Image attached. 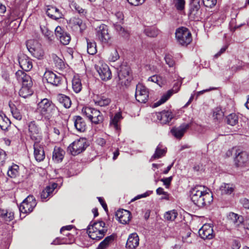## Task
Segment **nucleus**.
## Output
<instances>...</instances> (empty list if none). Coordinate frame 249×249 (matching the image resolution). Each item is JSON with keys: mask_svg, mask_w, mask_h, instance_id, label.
Instances as JSON below:
<instances>
[{"mask_svg": "<svg viewBox=\"0 0 249 249\" xmlns=\"http://www.w3.org/2000/svg\"><path fill=\"white\" fill-rule=\"evenodd\" d=\"M190 193L192 201L199 207L209 204L213 201V195L210 189L205 186L197 185L191 189Z\"/></svg>", "mask_w": 249, "mask_h": 249, "instance_id": "nucleus-1", "label": "nucleus"}, {"mask_svg": "<svg viewBox=\"0 0 249 249\" xmlns=\"http://www.w3.org/2000/svg\"><path fill=\"white\" fill-rule=\"evenodd\" d=\"M57 107L50 100L44 98L37 104L36 112L45 119L49 120L56 112Z\"/></svg>", "mask_w": 249, "mask_h": 249, "instance_id": "nucleus-2", "label": "nucleus"}, {"mask_svg": "<svg viewBox=\"0 0 249 249\" xmlns=\"http://www.w3.org/2000/svg\"><path fill=\"white\" fill-rule=\"evenodd\" d=\"M83 114L94 124H99L103 122L104 117L101 112L94 108L85 107L82 110Z\"/></svg>", "mask_w": 249, "mask_h": 249, "instance_id": "nucleus-3", "label": "nucleus"}, {"mask_svg": "<svg viewBox=\"0 0 249 249\" xmlns=\"http://www.w3.org/2000/svg\"><path fill=\"white\" fill-rule=\"evenodd\" d=\"M176 37L178 42L182 46H187L192 40L191 32L187 28L183 27L176 30Z\"/></svg>", "mask_w": 249, "mask_h": 249, "instance_id": "nucleus-4", "label": "nucleus"}, {"mask_svg": "<svg viewBox=\"0 0 249 249\" xmlns=\"http://www.w3.org/2000/svg\"><path fill=\"white\" fill-rule=\"evenodd\" d=\"M88 146L87 139L82 138L74 141L69 145L68 149L71 155L75 156L85 151Z\"/></svg>", "mask_w": 249, "mask_h": 249, "instance_id": "nucleus-5", "label": "nucleus"}, {"mask_svg": "<svg viewBox=\"0 0 249 249\" xmlns=\"http://www.w3.org/2000/svg\"><path fill=\"white\" fill-rule=\"evenodd\" d=\"M95 35L97 38L102 44H107L111 38L107 25L101 24L95 28Z\"/></svg>", "mask_w": 249, "mask_h": 249, "instance_id": "nucleus-6", "label": "nucleus"}, {"mask_svg": "<svg viewBox=\"0 0 249 249\" xmlns=\"http://www.w3.org/2000/svg\"><path fill=\"white\" fill-rule=\"evenodd\" d=\"M36 205L35 198L33 196H29L21 203L19 210L21 213H29L33 211Z\"/></svg>", "mask_w": 249, "mask_h": 249, "instance_id": "nucleus-7", "label": "nucleus"}, {"mask_svg": "<svg viewBox=\"0 0 249 249\" xmlns=\"http://www.w3.org/2000/svg\"><path fill=\"white\" fill-rule=\"evenodd\" d=\"M118 77L122 85L128 86L132 80V77L130 75V68L126 65H121L118 72Z\"/></svg>", "mask_w": 249, "mask_h": 249, "instance_id": "nucleus-8", "label": "nucleus"}, {"mask_svg": "<svg viewBox=\"0 0 249 249\" xmlns=\"http://www.w3.org/2000/svg\"><path fill=\"white\" fill-rule=\"evenodd\" d=\"M95 68L103 80L106 81L111 79V71L108 66L102 61H99L96 64Z\"/></svg>", "mask_w": 249, "mask_h": 249, "instance_id": "nucleus-9", "label": "nucleus"}, {"mask_svg": "<svg viewBox=\"0 0 249 249\" xmlns=\"http://www.w3.org/2000/svg\"><path fill=\"white\" fill-rule=\"evenodd\" d=\"M28 130L30 136L35 142H40L41 140V130L39 125L35 121L28 124Z\"/></svg>", "mask_w": 249, "mask_h": 249, "instance_id": "nucleus-10", "label": "nucleus"}, {"mask_svg": "<svg viewBox=\"0 0 249 249\" xmlns=\"http://www.w3.org/2000/svg\"><path fill=\"white\" fill-rule=\"evenodd\" d=\"M135 97L140 103H146L149 98V92L147 89L141 84L137 85L136 88Z\"/></svg>", "mask_w": 249, "mask_h": 249, "instance_id": "nucleus-11", "label": "nucleus"}, {"mask_svg": "<svg viewBox=\"0 0 249 249\" xmlns=\"http://www.w3.org/2000/svg\"><path fill=\"white\" fill-rule=\"evenodd\" d=\"M55 35L60 43L64 45H68L71 41L70 35L65 32L60 26H58L55 29Z\"/></svg>", "mask_w": 249, "mask_h": 249, "instance_id": "nucleus-12", "label": "nucleus"}, {"mask_svg": "<svg viewBox=\"0 0 249 249\" xmlns=\"http://www.w3.org/2000/svg\"><path fill=\"white\" fill-rule=\"evenodd\" d=\"M227 219L229 224L235 228H239L243 226L244 218L242 216L238 215L233 212H230L227 215Z\"/></svg>", "mask_w": 249, "mask_h": 249, "instance_id": "nucleus-13", "label": "nucleus"}, {"mask_svg": "<svg viewBox=\"0 0 249 249\" xmlns=\"http://www.w3.org/2000/svg\"><path fill=\"white\" fill-rule=\"evenodd\" d=\"M235 164L238 167L246 166L249 162V154L246 151L236 152Z\"/></svg>", "mask_w": 249, "mask_h": 249, "instance_id": "nucleus-14", "label": "nucleus"}, {"mask_svg": "<svg viewBox=\"0 0 249 249\" xmlns=\"http://www.w3.org/2000/svg\"><path fill=\"white\" fill-rule=\"evenodd\" d=\"M18 63L22 70L29 71L33 68L32 60L26 55L22 54L18 57Z\"/></svg>", "mask_w": 249, "mask_h": 249, "instance_id": "nucleus-15", "label": "nucleus"}, {"mask_svg": "<svg viewBox=\"0 0 249 249\" xmlns=\"http://www.w3.org/2000/svg\"><path fill=\"white\" fill-rule=\"evenodd\" d=\"M70 26L75 31H79L82 33L86 29V25L83 21L77 17H73L69 20Z\"/></svg>", "mask_w": 249, "mask_h": 249, "instance_id": "nucleus-16", "label": "nucleus"}, {"mask_svg": "<svg viewBox=\"0 0 249 249\" xmlns=\"http://www.w3.org/2000/svg\"><path fill=\"white\" fill-rule=\"evenodd\" d=\"M115 215L119 221L123 224H127L131 219L130 212L124 209L118 210Z\"/></svg>", "mask_w": 249, "mask_h": 249, "instance_id": "nucleus-17", "label": "nucleus"}, {"mask_svg": "<svg viewBox=\"0 0 249 249\" xmlns=\"http://www.w3.org/2000/svg\"><path fill=\"white\" fill-rule=\"evenodd\" d=\"M44 77L46 78L47 82L51 84L58 86L61 84L62 78L60 76L51 71H46L44 74Z\"/></svg>", "mask_w": 249, "mask_h": 249, "instance_id": "nucleus-18", "label": "nucleus"}, {"mask_svg": "<svg viewBox=\"0 0 249 249\" xmlns=\"http://www.w3.org/2000/svg\"><path fill=\"white\" fill-rule=\"evenodd\" d=\"M39 142H35L34 144V157L37 161H42L45 157L43 145L39 143Z\"/></svg>", "mask_w": 249, "mask_h": 249, "instance_id": "nucleus-19", "label": "nucleus"}, {"mask_svg": "<svg viewBox=\"0 0 249 249\" xmlns=\"http://www.w3.org/2000/svg\"><path fill=\"white\" fill-rule=\"evenodd\" d=\"M199 235L203 239H211L213 237V229L209 225H204L199 230Z\"/></svg>", "mask_w": 249, "mask_h": 249, "instance_id": "nucleus-20", "label": "nucleus"}, {"mask_svg": "<svg viewBox=\"0 0 249 249\" xmlns=\"http://www.w3.org/2000/svg\"><path fill=\"white\" fill-rule=\"evenodd\" d=\"M190 126L189 124H183L178 127L173 128L171 130V133L176 138L181 139Z\"/></svg>", "mask_w": 249, "mask_h": 249, "instance_id": "nucleus-21", "label": "nucleus"}, {"mask_svg": "<svg viewBox=\"0 0 249 249\" xmlns=\"http://www.w3.org/2000/svg\"><path fill=\"white\" fill-rule=\"evenodd\" d=\"M139 245V237L136 233L130 234L127 240V249H136Z\"/></svg>", "mask_w": 249, "mask_h": 249, "instance_id": "nucleus-22", "label": "nucleus"}, {"mask_svg": "<svg viewBox=\"0 0 249 249\" xmlns=\"http://www.w3.org/2000/svg\"><path fill=\"white\" fill-rule=\"evenodd\" d=\"M46 12L48 16L52 19L56 20L63 17V14L60 10L53 6H48Z\"/></svg>", "mask_w": 249, "mask_h": 249, "instance_id": "nucleus-23", "label": "nucleus"}, {"mask_svg": "<svg viewBox=\"0 0 249 249\" xmlns=\"http://www.w3.org/2000/svg\"><path fill=\"white\" fill-rule=\"evenodd\" d=\"M16 77L19 82L22 83V85L24 84H28L30 85L33 83L31 76L22 70H18L16 72Z\"/></svg>", "mask_w": 249, "mask_h": 249, "instance_id": "nucleus-24", "label": "nucleus"}, {"mask_svg": "<svg viewBox=\"0 0 249 249\" xmlns=\"http://www.w3.org/2000/svg\"><path fill=\"white\" fill-rule=\"evenodd\" d=\"M102 231L93 228L89 226L88 227L87 232L89 237L93 239L99 240L103 238L105 236L104 234L102 233Z\"/></svg>", "mask_w": 249, "mask_h": 249, "instance_id": "nucleus-25", "label": "nucleus"}, {"mask_svg": "<svg viewBox=\"0 0 249 249\" xmlns=\"http://www.w3.org/2000/svg\"><path fill=\"white\" fill-rule=\"evenodd\" d=\"M74 126L79 132H84L87 127L86 122L81 116H76L73 117Z\"/></svg>", "mask_w": 249, "mask_h": 249, "instance_id": "nucleus-26", "label": "nucleus"}, {"mask_svg": "<svg viewBox=\"0 0 249 249\" xmlns=\"http://www.w3.org/2000/svg\"><path fill=\"white\" fill-rule=\"evenodd\" d=\"M93 101L95 104L100 106L105 107L108 106L110 103V99L104 95H96L94 96Z\"/></svg>", "mask_w": 249, "mask_h": 249, "instance_id": "nucleus-27", "label": "nucleus"}, {"mask_svg": "<svg viewBox=\"0 0 249 249\" xmlns=\"http://www.w3.org/2000/svg\"><path fill=\"white\" fill-rule=\"evenodd\" d=\"M32 86L33 83L30 85L28 84L22 85L19 91V96L24 98H26L32 95L33 93V90L32 89Z\"/></svg>", "mask_w": 249, "mask_h": 249, "instance_id": "nucleus-28", "label": "nucleus"}, {"mask_svg": "<svg viewBox=\"0 0 249 249\" xmlns=\"http://www.w3.org/2000/svg\"><path fill=\"white\" fill-rule=\"evenodd\" d=\"M65 152L59 147H55L53 153V160L55 162H61Z\"/></svg>", "mask_w": 249, "mask_h": 249, "instance_id": "nucleus-29", "label": "nucleus"}, {"mask_svg": "<svg viewBox=\"0 0 249 249\" xmlns=\"http://www.w3.org/2000/svg\"><path fill=\"white\" fill-rule=\"evenodd\" d=\"M57 99L65 108H69L71 107V102L69 97L63 94H59L57 96Z\"/></svg>", "mask_w": 249, "mask_h": 249, "instance_id": "nucleus-30", "label": "nucleus"}, {"mask_svg": "<svg viewBox=\"0 0 249 249\" xmlns=\"http://www.w3.org/2000/svg\"><path fill=\"white\" fill-rule=\"evenodd\" d=\"M72 87L75 93H79L82 90V84L78 75L74 76L72 80Z\"/></svg>", "mask_w": 249, "mask_h": 249, "instance_id": "nucleus-31", "label": "nucleus"}, {"mask_svg": "<svg viewBox=\"0 0 249 249\" xmlns=\"http://www.w3.org/2000/svg\"><path fill=\"white\" fill-rule=\"evenodd\" d=\"M30 42H28L27 44V47L29 51L32 53L33 56L38 58L41 59L43 56L44 53L40 48H35L32 47L29 45Z\"/></svg>", "mask_w": 249, "mask_h": 249, "instance_id": "nucleus-32", "label": "nucleus"}, {"mask_svg": "<svg viewBox=\"0 0 249 249\" xmlns=\"http://www.w3.org/2000/svg\"><path fill=\"white\" fill-rule=\"evenodd\" d=\"M234 188L232 184L229 183H223L219 188L221 195H230L234 191Z\"/></svg>", "mask_w": 249, "mask_h": 249, "instance_id": "nucleus-33", "label": "nucleus"}, {"mask_svg": "<svg viewBox=\"0 0 249 249\" xmlns=\"http://www.w3.org/2000/svg\"><path fill=\"white\" fill-rule=\"evenodd\" d=\"M122 119V116L121 113L117 112L111 119L110 123V126L116 130H119L120 129V127L118 123Z\"/></svg>", "mask_w": 249, "mask_h": 249, "instance_id": "nucleus-34", "label": "nucleus"}, {"mask_svg": "<svg viewBox=\"0 0 249 249\" xmlns=\"http://www.w3.org/2000/svg\"><path fill=\"white\" fill-rule=\"evenodd\" d=\"M114 239V237L112 235L106 237L104 240L99 244L96 249H107L113 242Z\"/></svg>", "mask_w": 249, "mask_h": 249, "instance_id": "nucleus-35", "label": "nucleus"}, {"mask_svg": "<svg viewBox=\"0 0 249 249\" xmlns=\"http://www.w3.org/2000/svg\"><path fill=\"white\" fill-rule=\"evenodd\" d=\"M190 18L194 20H199L202 18L201 10L200 9L190 8L189 13Z\"/></svg>", "mask_w": 249, "mask_h": 249, "instance_id": "nucleus-36", "label": "nucleus"}, {"mask_svg": "<svg viewBox=\"0 0 249 249\" xmlns=\"http://www.w3.org/2000/svg\"><path fill=\"white\" fill-rule=\"evenodd\" d=\"M11 122L9 118L2 112H0V127L6 130L10 126Z\"/></svg>", "mask_w": 249, "mask_h": 249, "instance_id": "nucleus-37", "label": "nucleus"}, {"mask_svg": "<svg viewBox=\"0 0 249 249\" xmlns=\"http://www.w3.org/2000/svg\"><path fill=\"white\" fill-rule=\"evenodd\" d=\"M0 216L5 221L10 222L14 218V213L11 211L0 210Z\"/></svg>", "mask_w": 249, "mask_h": 249, "instance_id": "nucleus-38", "label": "nucleus"}, {"mask_svg": "<svg viewBox=\"0 0 249 249\" xmlns=\"http://www.w3.org/2000/svg\"><path fill=\"white\" fill-rule=\"evenodd\" d=\"M162 145L159 144L157 147L154 154L152 156L151 160L157 159L164 156L166 152V150L162 149Z\"/></svg>", "mask_w": 249, "mask_h": 249, "instance_id": "nucleus-39", "label": "nucleus"}, {"mask_svg": "<svg viewBox=\"0 0 249 249\" xmlns=\"http://www.w3.org/2000/svg\"><path fill=\"white\" fill-rule=\"evenodd\" d=\"M105 223L104 221H99L98 222H95L93 223L91 222L89 226L98 230H101V231H102V233L105 235L106 232L107 231V230L105 227Z\"/></svg>", "mask_w": 249, "mask_h": 249, "instance_id": "nucleus-40", "label": "nucleus"}, {"mask_svg": "<svg viewBox=\"0 0 249 249\" xmlns=\"http://www.w3.org/2000/svg\"><path fill=\"white\" fill-rule=\"evenodd\" d=\"M19 174V166L15 164L11 166L8 170L7 175L11 178H15Z\"/></svg>", "mask_w": 249, "mask_h": 249, "instance_id": "nucleus-41", "label": "nucleus"}, {"mask_svg": "<svg viewBox=\"0 0 249 249\" xmlns=\"http://www.w3.org/2000/svg\"><path fill=\"white\" fill-rule=\"evenodd\" d=\"M70 6L72 10H75L77 11L81 16H85L87 14V10L85 9H83L75 2H71Z\"/></svg>", "mask_w": 249, "mask_h": 249, "instance_id": "nucleus-42", "label": "nucleus"}, {"mask_svg": "<svg viewBox=\"0 0 249 249\" xmlns=\"http://www.w3.org/2000/svg\"><path fill=\"white\" fill-rule=\"evenodd\" d=\"M160 120L162 123H169L172 119L171 112L169 111H162L160 113Z\"/></svg>", "mask_w": 249, "mask_h": 249, "instance_id": "nucleus-43", "label": "nucleus"}, {"mask_svg": "<svg viewBox=\"0 0 249 249\" xmlns=\"http://www.w3.org/2000/svg\"><path fill=\"white\" fill-rule=\"evenodd\" d=\"M87 52L90 55H93L97 53L96 43L90 41L89 39H87Z\"/></svg>", "mask_w": 249, "mask_h": 249, "instance_id": "nucleus-44", "label": "nucleus"}, {"mask_svg": "<svg viewBox=\"0 0 249 249\" xmlns=\"http://www.w3.org/2000/svg\"><path fill=\"white\" fill-rule=\"evenodd\" d=\"M171 91H168L166 93L164 94L159 101L153 104V107H158L165 103L171 97Z\"/></svg>", "mask_w": 249, "mask_h": 249, "instance_id": "nucleus-45", "label": "nucleus"}, {"mask_svg": "<svg viewBox=\"0 0 249 249\" xmlns=\"http://www.w3.org/2000/svg\"><path fill=\"white\" fill-rule=\"evenodd\" d=\"M42 33L44 35V36L46 37L47 40L49 42H51L53 39V32L49 30L45 26H41L40 27Z\"/></svg>", "mask_w": 249, "mask_h": 249, "instance_id": "nucleus-46", "label": "nucleus"}, {"mask_svg": "<svg viewBox=\"0 0 249 249\" xmlns=\"http://www.w3.org/2000/svg\"><path fill=\"white\" fill-rule=\"evenodd\" d=\"M226 120L228 124L234 126L237 124L238 117L235 113H231L227 117Z\"/></svg>", "mask_w": 249, "mask_h": 249, "instance_id": "nucleus-47", "label": "nucleus"}, {"mask_svg": "<svg viewBox=\"0 0 249 249\" xmlns=\"http://www.w3.org/2000/svg\"><path fill=\"white\" fill-rule=\"evenodd\" d=\"M144 33L147 36L154 37L158 35L159 31L155 27H150L146 28Z\"/></svg>", "mask_w": 249, "mask_h": 249, "instance_id": "nucleus-48", "label": "nucleus"}, {"mask_svg": "<svg viewBox=\"0 0 249 249\" xmlns=\"http://www.w3.org/2000/svg\"><path fill=\"white\" fill-rule=\"evenodd\" d=\"M175 7L178 11H182L185 8V0H173Z\"/></svg>", "mask_w": 249, "mask_h": 249, "instance_id": "nucleus-49", "label": "nucleus"}, {"mask_svg": "<svg viewBox=\"0 0 249 249\" xmlns=\"http://www.w3.org/2000/svg\"><path fill=\"white\" fill-rule=\"evenodd\" d=\"M213 117L218 121L221 120L224 117V113L220 108L217 107L213 111Z\"/></svg>", "mask_w": 249, "mask_h": 249, "instance_id": "nucleus-50", "label": "nucleus"}, {"mask_svg": "<svg viewBox=\"0 0 249 249\" xmlns=\"http://www.w3.org/2000/svg\"><path fill=\"white\" fill-rule=\"evenodd\" d=\"M178 215V213L175 210L166 212L164 214V218L167 220L173 221Z\"/></svg>", "mask_w": 249, "mask_h": 249, "instance_id": "nucleus-51", "label": "nucleus"}, {"mask_svg": "<svg viewBox=\"0 0 249 249\" xmlns=\"http://www.w3.org/2000/svg\"><path fill=\"white\" fill-rule=\"evenodd\" d=\"M115 30L119 33V34L124 37H127L128 36V32L123 28L119 24H115Z\"/></svg>", "mask_w": 249, "mask_h": 249, "instance_id": "nucleus-52", "label": "nucleus"}, {"mask_svg": "<svg viewBox=\"0 0 249 249\" xmlns=\"http://www.w3.org/2000/svg\"><path fill=\"white\" fill-rule=\"evenodd\" d=\"M119 58V54L116 50H113L110 52L108 60L111 62H115Z\"/></svg>", "mask_w": 249, "mask_h": 249, "instance_id": "nucleus-53", "label": "nucleus"}, {"mask_svg": "<svg viewBox=\"0 0 249 249\" xmlns=\"http://www.w3.org/2000/svg\"><path fill=\"white\" fill-rule=\"evenodd\" d=\"M52 193L50 191L47 187L43 190L40 195L41 198L42 200H44L47 199L48 197H49Z\"/></svg>", "mask_w": 249, "mask_h": 249, "instance_id": "nucleus-54", "label": "nucleus"}, {"mask_svg": "<svg viewBox=\"0 0 249 249\" xmlns=\"http://www.w3.org/2000/svg\"><path fill=\"white\" fill-rule=\"evenodd\" d=\"M11 113L13 117L16 120L20 121L22 119V115L17 108L13 109L11 110Z\"/></svg>", "mask_w": 249, "mask_h": 249, "instance_id": "nucleus-55", "label": "nucleus"}, {"mask_svg": "<svg viewBox=\"0 0 249 249\" xmlns=\"http://www.w3.org/2000/svg\"><path fill=\"white\" fill-rule=\"evenodd\" d=\"M165 62L170 67H173L175 64V61L173 59L172 55L170 54H166L164 57Z\"/></svg>", "mask_w": 249, "mask_h": 249, "instance_id": "nucleus-56", "label": "nucleus"}, {"mask_svg": "<svg viewBox=\"0 0 249 249\" xmlns=\"http://www.w3.org/2000/svg\"><path fill=\"white\" fill-rule=\"evenodd\" d=\"M53 59L56 67L58 68H62L64 65V63L62 60L55 55L53 56Z\"/></svg>", "mask_w": 249, "mask_h": 249, "instance_id": "nucleus-57", "label": "nucleus"}, {"mask_svg": "<svg viewBox=\"0 0 249 249\" xmlns=\"http://www.w3.org/2000/svg\"><path fill=\"white\" fill-rule=\"evenodd\" d=\"M202 2L205 6L212 8L216 4L217 0H202Z\"/></svg>", "mask_w": 249, "mask_h": 249, "instance_id": "nucleus-58", "label": "nucleus"}, {"mask_svg": "<svg viewBox=\"0 0 249 249\" xmlns=\"http://www.w3.org/2000/svg\"><path fill=\"white\" fill-rule=\"evenodd\" d=\"M181 85V82L180 81H178L174 85L173 89L168 90L171 91V96L173 93H177L179 91Z\"/></svg>", "mask_w": 249, "mask_h": 249, "instance_id": "nucleus-59", "label": "nucleus"}, {"mask_svg": "<svg viewBox=\"0 0 249 249\" xmlns=\"http://www.w3.org/2000/svg\"><path fill=\"white\" fill-rule=\"evenodd\" d=\"M172 179L173 177L171 176L168 178H161L160 180L163 182V184L165 186L166 188H169L171 185Z\"/></svg>", "mask_w": 249, "mask_h": 249, "instance_id": "nucleus-60", "label": "nucleus"}, {"mask_svg": "<svg viewBox=\"0 0 249 249\" xmlns=\"http://www.w3.org/2000/svg\"><path fill=\"white\" fill-rule=\"evenodd\" d=\"M200 0H191L190 6V8L200 9Z\"/></svg>", "mask_w": 249, "mask_h": 249, "instance_id": "nucleus-61", "label": "nucleus"}, {"mask_svg": "<svg viewBox=\"0 0 249 249\" xmlns=\"http://www.w3.org/2000/svg\"><path fill=\"white\" fill-rule=\"evenodd\" d=\"M129 4L134 6H138L142 4L145 0H127Z\"/></svg>", "mask_w": 249, "mask_h": 249, "instance_id": "nucleus-62", "label": "nucleus"}, {"mask_svg": "<svg viewBox=\"0 0 249 249\" xmlns=\"http://www.w3.org/2000/svg\"><path fill=\"white\" fill-rule=\"evenodd\" d=\"M6 159V152L0 148V164H2Z\"/></svg>", "mask_w": 249, "mask_h": 249, "instance_id": "nucleus-63", "label": "nucleus"}, {"mask_svg": "<svg viewBox=\"0 0 249 249\" xmlns=\"http://www.w3.org/2000/svg\"><path fill=\"white\" fill-rule=\"evenodd\" d=\"M73 227V226L72 225H68L66 226H64L62 228H61L60 230V232L64 235H68L69 233L68 232L65 233V231H69L71 230L72 228Z\"/></svg>", "mask_w": 249, "mask_h": 249, "instance_id": "nucleus-64", "label": "nucleus"}]
</instances>
